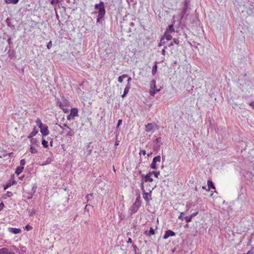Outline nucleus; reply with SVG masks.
<instances>
[{"label": "nucleus", "instance_id": "nucleus-60", "mask_svg": "<svg viewBox=\"0 0 254 254\" xmlns=\"http://www.w3.org/2000/svg\"><path fill=\"white\" fill-rule=\"evenodd\" d=\"M4 207V204L3 203H0V210H1L3 207Z\"/></svg>", "mask_w": 254, "mask_h": 254}, {"label": "nucleus", "instance_id": "nucleus-42", "mask_svg": "<svg viewBox=\"0 0 254 254\" xmlns=\"http://www.w3.org/2000/svg\"><path fill=\"white\" fill-rule=\"evenodd\" d=\"M47 139L50 141V145L53 146V139L51 137H48Z\"/></svg>", "mask_w": 254, "mask_h": 254}, {"label": "nucleus", "instance_id": "nucleus-18", "mask_svg": "<svg viewBox=\"0 0 254 254\" xmlns=\"http://www.w3.org/2000/svg\"><path fill=\"white\" fill-rule=\"evenodd\" d=\"M23 169H24V167H20V166L17 167L16 169L15 173L16 175H19L22 172Z\"/></svg>", "mask_w": 254, "mask_h": 254}, {"label": "nucleus", "instance_id": "nucleus-23", "mask_svg": "<svg viewBox=\"0 0 254 254\" xmlns=\"http://www.w3.org/2000/svg\"><path fill=\"white\" fill-rule=\"evenodd\" d=\"M160 91V89H151L150 90V95L153 96L157 93Z\"/></svg>", "mask_w": 254, "mask_h": 254}, {"label": "nucleus", "instance_id": "nucleus-64", "mask_svg": "<svg viewBox=\"0 0 254 254\" xmlns=\"http://www.w3.org/2000/svg\"><path fill=\"white\" fill-rule=\"evenodd\" d=\"M115 133H116V138H118V136L119 134V133L118 131H116V132H115Z\"/></svg>", "mask_w": 254, "mask_h": 254}, {"label": "nucleus", "instance_id": "nucleus-32", "mask_svg": "<svg viewBox=\"0 0 254 254\" xmlns=\"http://www.w3.org/2000/svg\"><path fill=\"white\" fill-rule=\"evenodd\" d=\"M27 210L28 211V214L30 216L33 215V214H34L35 213V210L34 209H32L31 210L27 209Z\"/></svg>", "mask_w": 254, "mask_h": 254}, {"label": "nucleus", "instance_id": "nucleus-58", "mask_svg": "<svg viewBox=\"0 0 254 254\" xmlns=\"http://www.w3.org/2000/svg\"><path fill=\"white\" fill-rule=\"evenodd\" d=\"M161 141V138L160 137H158L156 139V141L157 142H160Z\"/></svg>", "mask_w": 254, "mask_h": 254}, {"label": "nucleus", "instance_id": "nucleus-45", "mask_svg": "<svg viewBox=\"0 0 254 254\" xmlns=\"http://www.w3.org/2000/svg\"><path fill=\"white\" fill-rule=\"evenodd\" d=\"M122 120H118L117 128H118L122 124Z\"/></svg>", "mask_w": 254, "mask_h": 254}, {"label": "nucleus", "instance_id": "nucleus-34", "mask_svg": "<svg viewBox=\"0 0 254 254\" xmlns=\"http://www.w3.org/2000/svg\"><path fill=\"white\" fill-rule=\"evenodd\" d=\"M185 219L187 223L190 222L191 221L192 218L191 216H188L185 217Z\"/></svg>", "mask_w": 254, "mask_h": 254}, {"label": "nucleus", "instance_id": "nucleus-50", "mask_svg": "<svg viewBox=\"0 0 254 254\" xmlns=\"http://www.w3.org/2000/svg\"><path fill=\"white\" fill-rule=\"evenodd\" d=\"M198 211H196L194 213H193L192 214H191L190 216H191V217L192 218L193 217L196 216L198 214Z\"/></svg>", "mask_w": 254, "mask_h": 254}, {"label": "nucleus", "instance_id": "nucleus-19", "mask_svg": "<svg viewBox=\"0 0 254 254\" xmlns=\"http://www.w3.org/2000/svg\"><path fill=\"white\" fill-rule=\"evenodd\" d=\"M157 62H155V64H154V65L152 67V74L153 75H154L156 72H157Z\"/></svg>", "mask_w": 254, "mask_h": 254}, {"label": "nucleus", "instance_id": "nucleus-33", "mask_svg": "<svg viewBox=\"0 0 254 254\" xmlns=\"http://www.w3.org/2000/svg\"><path fill=\"white\" fill-rule=\"evenodd\" d=\"M92 197H93V194L92 193H89L86 195L85 198L86 199L87 201L88 202L90 200V198H92Z\"/></svg>", "mask_w": 254, "mask_h": 254}, {"label": "nucleus", "instance_id": "nucleus-55", "mask_svg": "<svg viewBox=\"0 0 254 254\" xmlns=\"http://www.w3.org/2000/svg\"><path fill=\"white\" fill-rule=\"evenodd\" d=\"M7 42L9 45L12 43L11 41V38L10 37L7 39Z\"/></svg>", "mask_w": 254, "mask_h": 254}, {"label": "nucleus", "instance_id": "nucleus-38", "mask_svg": "<svg viewBox=\"0 0 254 254\" xmlns=\"http://www.w3.org/2000/svg\"><path fill=\"white\" fill-rule=\"evenodd\" d=\"M52 46V42L50 41L47 45V48L48 49H50Z\"/></svg>", "mask_w": 254, "mask_h": 254}, {"label": "nucleus", "instance_id": "nucleus-59", "mask_svg": "<svg viewBox=\"0 0 254 254\" xmlns=\"http://www.w3.org/2000/svg\"><path fill=\"white\" fill-rule=\"evenodd\" d=\"M132 243V239L130 238H129L127 241V243Z\"/></svg>", "mask_w": 254, "mask_h": 254}, {"label": "nucleus", "instance_id": "nucleus-21", "mask_svg": "<svg viewBox=\"0 0 254 254\" xmlns=\"http://www.w3.org/2000/svg\"><path fill=\"white\" fill-rule=\"evenodd\" d=\"M166 31L170 32L171 33L175 32V29L173 24L169 25L168 28L166 30Z\"/></svg>", "mask_w": 254, "mask_h": 254}, {"label": "nucleus", "instance_id": "nucleus-29", "mask_svg": "<svg viewBox=\"0 0 254 254\" xmlns=\"http://www.w3.org/2000/svg\"><path fill=\"white\" fill-rule=\"evenodd\" d=\"M30 139V142L32 144H36L37 145H39V142L37 140L36 138H31Z\"/></svg>", "mask_w": 254, "mask_h": 254}, {"label": "nucleus", "instance_id": "nucleus-9", "mask_svg": "<svg viewBox=\"0 0 254 254\" xmlns=\"http://www.w3.org/2000/svg\"><path fill=\"white\" fill-rule=\"evenodd\" d=\"M161 38H164V40L170 41L172 39V36L171 35V33L166 31Z\"/></svg>", "mask_w": 254, "mask_h": 254}, {"label": "nucleus", "instance_id": "nucleus-53", "mask_svg": "<svg viewBox=\"0 0 254 254\" xmlns=\"http://www.w3.org/2000/svg\"><path fill=\"white\" fill-rule=\"evenodd\" d=\"M34 194H32V193H31V192H30V193H29V196H28L27 198H28V199H31V198H32V197H33V195H34Z\"/></svg>", "mask_w": 254, "mask_h": 254}, {"label": "nucleus", "instance_id": "nucleus-8", "mask_svg": "<svg viewBox=\"0 0 254 254\" xmlns=\"http://www.w3.org/2000/svg\"><path fill=\"white\" fill-rule=\"evenodd\" d=\"M8 230L9 232L14 234H19L21 232V230L19 228L9 227Z\"/></svg>", "mask_w": 254, "mask_h": 254}, {"label": "nucleus", "instance_id": "nucleus-30", "mask_svg": "<svg viewBox=\"0 0 254 254\" xmlns=\"http://www.w3.org/2000/svg\"><path fill=\"white\" fill-rule=\"evenodd\" d=\"M149 173H151V175L153 174V176H154L156 178H158L159 175H160L159 171H158V172L152 171V172H149Z\"/></svg>", "mask_w": 254, "mask_h": 254}, {"label": "nucleus", "instance_id": "nucleus-5", "mask_svg": "<svg viewBox=\"0 0 254 254\" xmlns=\"http://www.w3.org/2000/svg\"><path fill=\"white\" fill-rule=\"evenodd\" d=\"M175 235H176V233L175 232H174L173 231H172L171 230H168L165 232V233L164 235L163 236V238L164 239H167L169 237L175 236Z\"/></svg>", "mask_w": 254, "mask_h": 254}, {"label": "nucleus", "instance_id": "nucleus-13", "mask_svg": "<svg viewBox=\"0 0 254 254\" xmlns=\"http://www.w3.org/2000/svg\"><path fill=\"white\" fill-rule=\"evenodd\" d=\"M38 132V130L36 129V127H34L32 131L27 136L28 138H31L33 136H35L36 134Z\"/></svg>", "mask_w": 254, "mask_h": 254}, {"label": "nucleus", "instance_id": "nucleus-15", "mask_svg": "<svg viewBox=\"0 0 254 254\" xmlns=\"http://www.w3.org/2000/svg\"><path fill=\"white\" fill-rule=\"evenodd\" d=\"M144 234L148 236H151L155 234V231L153 227H150L149 231L148 232L147 230L144 232Z\"/></svg>", "mask_w": 254, "mask_h": 254}, {"label": "nucleus", "instance_id": "nucleus-51", "mask_svg": "<svg viewBox=\"0 0 254 254\" xmlns=\"http://www.w3.org/2000/svg\"><path fill=\"white\" fill-rule=\"evenodd\" d=\"M140 154H142L143 155H145L146 154V151L144 150H141L140 151Z\"/></svg>", "mask_w": 254, "mask_h": 254}, {"label": "nucleus", "instance_id": "nucleus-31", "mask_svg": "<svg viewBox=\"0 0 254 254\" xmlns=\"http://www.w3.org/2000/svg\"><path fill=\"white\" fill-rule=\"evenodd\" d=\"M165 44V40L164 39V38H161L160 39V41L159 43L158 44V46L161 47L162 46L164 45Z\"/></svg>", "mask_w": 254, "mask_h": 254}, {"label": "nucleus", "instance_id": "nucleus-7", "mask_svg": "<svg viewBox=\"0 0 254 254\" xmlns=\"http://www.w3.org/2000/svg\"><path fill=\"white\" fill-rule=\"evenodd\" d=\"M156 126H157L155 123H148L145 126V131L149 132Z\"/></svg>", "mask_w": 254, "mask_h": 254}, {"label": "nucleus", "instance_id": "nucleus-12", "mask_svg": "<svg viewBox=\"0 0 254 254\" xmlns=\"http://www.w3.org/2000/svg\"><path fill=\"white\" fill-rule=\"evenodd\" d=\"M62 0H48L49 2L54 6V9L55 11H56L57 9V4L60 2H61Z\"/></svg>", "mask_w": 254, "mask_h": 254}, {"label": "nucleus", "instance_id": "nucleus-46", "mask_svg": "<svg viewBox=\"0 0 254 254\" xmlns=\"http://www.w3.org/2000/svg\"><path fill=\"white\" fill-rule=\"evenodd\" d=\"M6 194L7 197H11L13 195V193L11 191H7Z\"/></svg>", "mask_w": 254, "mask_h": 254}, {"label": "nucleus", "instance_id": "nucleus-10", "mask_svg": "<svg viewBox=\"0 0 254 254\" xmlns=\"http://www.w3.org/2000/svg\"><path fill=\"white\" fill-rule=\"evenodd\" d=\"M184 5H185V7L184 8L182 12H181V13L180 15L181 19H182L183 18L184 16L185 15V14L187 12V9H188V3L187 1H185Z\"/></svg>", "mask_w": 254, "mask_h": 254}, {"label": "nucleus", "instance_id": "nucleus-40", "mask_svg": "<svg viewBox=\"0 0 254 254\" xmlns=\"http://www.w3.org/2000/svg\"><path fill=\"white\" fill-rule=\"evenodd\" d=\"M143 184H144V182H143V180H142L141 182V183H140V188H141V190L142 191V192H143V190H145L144 189V185H143Z\"/></svg>", "mask_w": 254, "mask_h": 254}, {"label": "nucleus", "instance_id": "nucleus-61", "mask_svg": "<svg viewBox=\"0 0 254 254\" xmlns=\"http://www.w3.org/2000/svg\"><path fill=\"white\" fill-rule=\"evenodd\" d=\"M62 109L64 113H66L68 111L67 109L62 108Z\"/></svg>", "mask_w": 254, "mask_h": 254}, {"label": "nucleus", "instance_id": "nucleus-20", "mask_svg": "<svg viewBox=\"0 0 254 254\" xmlns=\"http://www.w3.org/2000/svg\"><path fill=\"white\" fill-rule=\"evenodd\" d=\"M150 87L151 89H156V81L154 79H153L151 81L150 84Z\"/></svg>", "mask_w": 254, "mask_h": 254}, {"label": "nucleus", "instance_id": "nucleus-22", "mask_svg": "<svg viewBox=\"0 0 254 254\" xmlns=\"http://www.w3.org/2000/svg\"><path fill=\"white\" fill-rule=\"evenodd\" d=\"M36 123L37 125V126L39 128H41V127H43V126L44 125L42 123L41 120H40V119L39 118H37L36 121Z\"/></svg>", "mask_w": 254, "mask_h": 254}, {"label": "nucleus", "instance_id": "nucleus-35", "mask_svg": "<svg viewBox=\"0 0 254 254\" xmlns=\"http://www.w3.org/2000/svg\"><path fill=\"white\" fill-rule=\"evenodd\" d=\"M26 249L25 247H22L20 250V251L19 252V253L21 254H24L25 253H26Z\"/></svg>", "mask_w": 254, "mask_h": 254}, {"label": "nucleus", "instance_id": "nucleus-47", "mask_svg": "<svg viewBox=\"0 0 254 254\" xmlns=\"http://www.w3.org/2000/svg\"><path fill=\"white\" fill-rule=\"evenodd\" d=\"M25 229L28 230V231H29V230H31L32 229V227L29 225H27L25 226Z\"/></svg>", "mask_w": 254, "mask_h": 254}, {"label": "nucleus", "instance_id": "nucleus-14", "mask_svg": "<svg viewBox=\"0 0 254 254\" xmlns=\"http://www.w3.org/2000/svg\"><path fill=\"white\" fill-rule=\"evenodd\" d=\"M70 114L74 118L75 117L78 116V110L76 108H72L70 110Z\"/></svg>", "mask_w": 254, "mask_h": 254}, {"label": "nucleus", "instance_id": "nucleus-24", "mask_svg": "<svg viewBox=\"0 0 254 254\" xmlns=\"http://www.w3.org/2000/svg\"><path fill=\"white\" fill-rule=\"evenodd\" d=\"M42 144L43 145V146L44 148H48V141H47L43 137H42Z\"/></svg>", "mask_w": 254, "mask_h": 254}, {"label": "nucleus", "instance_id": "nucleus-2", "mask_svg": "<svg viewBox=\"0 0 254 254\" xmlns=\"http://www.w3.org/2000/svg\"><path fill=\"white\" fill-rule=\"evenodd\" d=\"M161 161V156L160 155H157L152 160V162L150 165V168L152 169H157V163L160 162Z\"/></svg>", "mask_w": 254, "mask_h": 254}, {"label": "nucleus", "instance_id": "nucleus-27", "mask_svg": "<svg viewBox=\"0 0 254 254\" xmlns=\"http://www.w3.org/2000/svg\"><path fill=\"white\" fill-rule=\"evenodd\" d=\"M6 3H13V4H17L19 0H5Z\"/></svg>", "mask_w": 254, "mask_h": 254}, {"label": "nucleus", "instance_id": "nucleus-3", "mask_svg": "<svg viewBox=\"0 0 254 254\" xmlns=\"http://www.w3.org/2000/svg\"><path fill=\"white\" fill-rule=\"evenodd\" d=\"M40 132L42 134L43 137L48 135L50 133L48 127L45 124L44 125L43 127L40 128Z\"/></svg>", "mask_w": 254, "mask_h": 254}, {"label": "nucleus", "instance_id": "nucleus-48", "mask_svg": "<svg viewBox=\"0 0 254 254\" xmlns=\"http://www.w3.org/2000/svg\"><path fill=\"white\" fill-rule=\"evenodd\" d=\"M132 247H133V251H134V252H135V254H136V250H137V246H136V245H133L132 246Z\"/></svg>", "mask_w": 254, "mask_h": 254}, {"label": "nucleus", "instance_id": "nucleus-52", "mask_svg": "<svg viewBox=\"0 0 254 254\" xmlns=\"http://www.w3.org/2000/svg\"><path fill=\"white\" fill-rule=\"evenodd\" d=\"M10 185H11L10 184H6L5 186H4V190H5L7 189L10 186Z\"/></svg>", "mask_w": 254, "mask_h": 254}, {"label": "nucleus", "instance_id": "nucleus-6", "mask_svg": "<svg viewBox=\"0 0 254 254\" xmlns=\"http://www.w3.org/2000/svg\"><path fill=\"white\" fill-rule=\"evenodd\" d=\"M151 192V191L146 192L145 190H143V192H142L143 198L147 202L152 199Z\"/></svg>", "mask_w": 254, "mask_h": 254}, {"label": "nucleus", "instance_id": "nucleus-26", "mask_svg": "<svg viewBox=\"0 0 254 254\" xmlns=\"http://www.w3.org/2000/svg\"><path fill=\"white\" fill-rule=\"evenodd\" d=\"M127 77V74H123L121 76H120L118 78V81L120 83H122L123 81V79L126 78V77Z\"/></svg>", "mask_w": 254, "mask_h": 254}, {"label": "nucleus", "instance_id": "nucleus-44", "mask_svg": "<svg viewBox=\"0 0 254 254\" xmlns=\"http://www.w3.org/2000/svg\"><path fill=\"white\" fill-rule=\"evenodd\" d=\"M73 119V117H72V116L70 114L67 116V120L68 121Z\"/></svg>", "mask_w": 254, "mask_h": 254}, {"label": "nucleus", "instance_id": "nucleus-4", "mask_svg": "<svg viewBox=\"0 0 254 254\" xmlns=\"http://www.w3.org/2000/svg\"><path fill=\"white\" fill-rule=\"evenodd\" d=\"M151 173H148L146 175H144V174H142L141 175L142 179L143 180L144 179V181L145 182H153V178H151Z\"/></svg>", "mask_w": 254, "mask_h": 254}, {"label": "nucleus", "instance_id": "nucleus-62", "mask_svg": "<svg viewBox=\"0 0 254 254\" xmlns=\"http://www.w3.org/2000/svg\"><path fill=\"white\" fill-rule=\"evenodd\" d=\"M140 198V195H138L137 198H136V200H135V202H136V201H139V199Z\"/></svg>", "mask_w": 254, "mask_h": 254}, {"label": "nucleus", "instance_id": "nucleus-1", "mask_svg": "<svg viewBox=\"0 0 254 254\" xmlns=\"http://www.w3.org/2000/svg\"><path fill=\"white\" fill-rule=\"evenodd\" d=\"M94 8L95 9L98 10V13L99 18H103L106 13L104 2L101 1L99 3L96 4Z\"/></svg>", "mask_w": 254, "mask_h": 254}, {"label": "nucleus", "instance_id": "nucleus-17", "mask_svg": "<svg viewBox=\"0 0 254 254\" xmlns=\"http://www.w3.org/2000/svg\"><path fill=\"white\" fill-rule=\"evenodd\" d=\"M140 206V202L136 201L133 203V207L134 211H136L139 207Z\"/></svg>", "mask_w": 254, "mask_h": 254}, {"label": "nucleus", "instance_id": "nucleus-41", "mask_svg": "<svg viewBox=\"0 0 254 254\" xmlns=\"http://www.w3.org/2000/svg\"><path fill=\"white\" fill-rule=\"evenodd\" d=\"M74 135V133L71 131H68L67 132L66 135V136H72Z\"/></svg>", "mask_w": 254, "mask_h": 254}, {"label": "nucleus", "instance_id": "nucleus-39", "mask_svg": "<svg viewBox=\"0 0 254 254\" xmlns=\"http://www.w3.org/2000/svg\"><path fill=\"white\" fill-rule=\"evenodd\" d=\"M174 44L179 45L180 43V41L178 39L174 38L173 39V42Z\"/></svg>", "mask_w": 254, "mask_h": 254}, {"label": "nucleus", "instance_id": "nucleus-25", "mask_svg": "<svg viewBox=\"0 0 254 254\" xmlns=\"http://www.w3.org/2000/svg\"><path fill=\"white\" fill-rule=\"evenodd\" d=\"M37 189V186L36 184H33L32 189L31 190V193L32 194H34L36 192V190Z\"/></svg>", "mask_w": 254, "mask_h": 254}, {"label": "nucleus", "instance_id": "nucleus-16", "mask_svg": "<svg viewBox=\"0 0 254 254\" xmlns=\"http://www.w3.org/2000/svg\"><path fill=\"white\" fill-rule=\"evenodd\" d=\"M207 185H208V190L206 189V190L208 191L211 189H215L213 183L211 181H210V180H208V181H207Z\"/></svg>", "mask_w": 254, "mask_h": 254}, {"label": "nucleus", "instance_id": "nucleus-43", "mask_svg": "<svg viewBox=\"0 0 254 254\" xmlns=\"http://www.w3.org/2000/svg\"><path fill=\"white\" fill-rule=\"evenodd\" d=\"M185 214V212H181L180 215L178 216V219H182L183 218V215Z\"/></svg>", "mask_w": 254, "mask_h": 254}, {"label": "nucleus", "instance_id": "nucleus-37", "mask_svg": "<svg viewBox=\"0 0 254 254\" xmlns=\"http://www.w3.org/2000/svg\"><path fill=\"white\" fill-rule=\"evenodd\" d=\"M26 164V161L25 160V159H22L20 160V167H24V165H25Z\"/></svg>", "mask_w": 254, "mask_h": 254}, {"label": "nucleus", "instance_id": "nucleus-57", "mask_svg": "<svg viewBox=\"0 0 254 254\" xmlns=\"http://www.w3.org/2000/svg\"><path fill=\"white\" fill-rule=\"evenodd\" d=\"M5 254H15L14 253L12 252H9L7 249Z\"/></svg>", "mask_w": 254, "mask_h": 254}, {"label": "nucleus", "instance_id": "nucleus-56", "mask_svg": "<svg viewBox=\"0 0 254 254\" xmlns=\"http://www.w3.org/2000/svg\"><path fill=\"white\" fill-rule=\"evenodd\" d=\"M116 139V141L115 142V145L118 146L119 144L120 141L118 139V138H117Z\"/></svg>", "mask_w": 254, "mask_h": 254}, {"label": "nucleus", "instance_id": "nucleus-11", "mask_svg": "<svg viewBox=\"0 0 254 254\" xmlns=\"http://www.w3.org/2000/svg\"><path fill=\"white\" fill-rule=\"evenodd\" d=\"M130 87H131L130 84V83L127 84V85H126V86L124 89V93L122 95V98H124L126 96L127 94L128 93L129 90L130 89Z\"/></svg>", "mask_w": 254, "mask_h": 254}, {"label": "nucleus", "instance_id": "nucleus-54", "mask_svg": "<svg viewBox=\"0 0 254 254\" xmlns=\"http://www.w3.org/2000/svg\"><path fill=\"white\" fill-rule=\"evenodd\" d=\"M249 105L254 109V101L249 103Z\"/></svg>", "mask_w": 254, "mask_h": 254}, {"label": "nucleus", "instance_id": "nucleus-36", "mask_svg": "<svg viewBox=\"0 0 254 254\" xmlns=\"http://www.w3.org/2000/svg\"><path fill=\"white\" fill-rule=\"evenodd\" d=\"M7 249L6 248H2L0 249V254H5Z\"/></svg>", "mask_w": 254, "mask_h": 254}, {"label": "nucleus", "instance_id": "nucleus-49", "mask_svg": "<svg viewBox=\"0 0 254 254\" xmlns=\"http://www.w3.org/2000/svg\"><path fill=\"white\" fill-rule=\"evenodd\" d=\"M167 49V47H166H166H164V49H162V54L163 55H164V56H165V54H166V51H165V49Z\"/></svg>", "mask_w": 254, "mask_h": 254}, {"label": "nucleus", "instance_id": "nucleus-28", "mask_svg": "<svg viewBox=\"0 0 254 254\" xmlns=\"http://www.w3.org/2000/svg\"><path fill=\"white\" fill-rule=\"evenodd\" d=\"M30 151L31 153H36L38 151L34 146H31L30 148Z\"/></svg>", "mask_w": 254, "mask_h": 254}, {"label": "nucleus", "instance_id": "nucleus-63", "mask_svg": "<svg viewBox=\"0 0 254 254\" xmlns=\"http://www.w3.org/2000/svg\"><path fill=\"white\" fill-rule=\"evenodd\" d=\"M245 254H253V252L251 250L248 251L247 253H245Z\"/></svg>", "mask_w": 254, "mask_h": 254}]
</instances>
